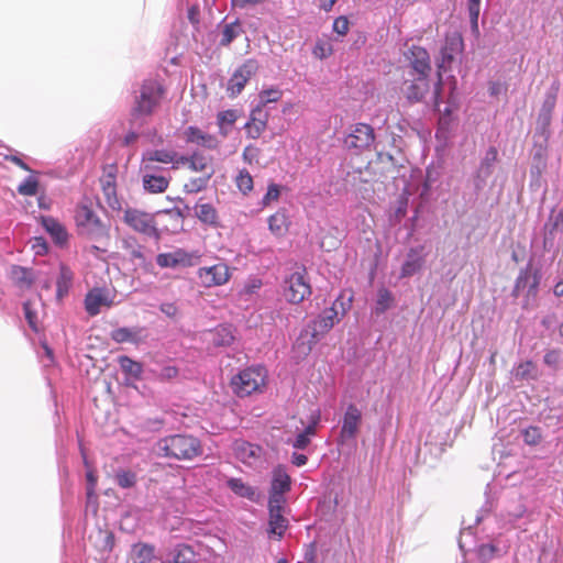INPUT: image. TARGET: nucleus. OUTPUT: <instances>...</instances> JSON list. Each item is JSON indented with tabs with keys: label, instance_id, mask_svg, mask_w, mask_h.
I'll use <instances>...</instances> for the list:
<instances>
[{
	"label": "nucleus",
	"instance_id": "f257e3e1",
	"mask_svg": "<svg viewBox=\"0 0 563 563\" xmlns=\"http://www.w3.org/2000/svg\"><path fill=\"white\" fill-rule=\"evenodd\" d=\"M157 449L162 455L176 460H192L202 454L200 441L185 434H174L159 440Z\"/></svg>",
	"mask_w": 563,
	"mask_h": 563
},
{
	"label": "nucleus",
	"instance_id": "f03ea898",
	"mask_svg": "<svg viewBox=\"0 0 563 563\" xmlns=\"http://www.w3.org/2000/svg\"><path fill=\"white\" fill-rule=\"evenodd\" d=\"M164 93L165 89L157 80H144L131 110L132 118L151 117L159 107Z\"/></svg>",
	"mask_w": 563,
	"mask_h": 563
},
{
	"label": "nucleus",
	"instance_id": "7ed1b4c3",
	"mask_svg": "<svg viewBox=\"0 0 563 563\" xmlns=\"http://www.w3.org/2000/svg\"><path fill=\"white\" fill-rule=\"evenodd\" d=\"M267 372L262 366L247 367L231 378L230 386L239 397L261 393L266 385Z\"/></svg>",
	"mask_w": 563,
	"mask_h": 563
},
{
	"label": "nucleus",
	"instance_id": "20e7f679",
	"mask_svg": "<svg viewBox=\"0 0 563 563\" xmlns=\"http://www.w3.org/2000/svg\"><path fill=\"white\" fill-rule=\"evenodd\" d=\"M75 223L80 235L95 238L106 233V225L93 210L91 203L80 202L75 209Z\"/></svg>",
	"mask_w": 563,
	"mask_h": 563
},
{
	"label": "nucleus",
	"instance_id": "39448f33",
	"mask_svg": "<svg viewBox=\"0 0 563 563\" xmlns=\"http://www.w3.org/2000/svg\"><path fill=\"white\" fill-rule=\"evenodd\" d=\"M123 222L132 231L144 236L156 240L161 238L154 213L137 208H126L123 211Z\"/></svg>",
	"mask_w": 563,
	"mask_h": 563
},
{
	"label": "nucleus",
	"instance_id": "423d86ee",
	"mask_svg": "<svg viewBox=\"0 0 563 563\" xmlns=\"http://www.w3.org/2000/svg\"><path fill=\"white\" fill-rule=\"evenodd\" d=\"M260 69L258 62L254 58L244 60L232 74L227 84V93L230 98L238 97Z\"/></svg>",
	"mask_w": 563,
	"mask_h": 563
},
{
	"label": "nucleus",
	"instance_id": "0eeeda50",
	"mask_svg": "<svg viewBox=\"0 0 563 563\" xmlns=\"http://www.w3.org/2000/svg\"><path fill=\"white\" fill-rule=\"evenodd\" d=\"M345 311L343 298H336L332 306L324 309L312 322V338L316 340L319 335L328 333L340 321L341 317L345 314Z\"/></svg>",
	"mask_w": 563,
	"mask_h": 563
},
{
	"label": "nucleus",
	"instance_id": "6e6552de",
	"mask_svg": "<svg viewBox=\"0 0 563 563\" xmlns=\"http://www.w3.org/2000/svg\"><path fill=\"white\" fill-rule=\"evenodd\" d=\"M284 295L291 303H300L311 295V286L305 269L292 273L285 280Z\"/></svg>",
	"mask_w": 563,
	"mask_h": 563
},
{
	"label": "nucleus",
	"instance_id": "1a4fd4ad",
	"mask_svg": "<svg viewBox=\"0 0 563 563\" xmlns=\"http://www.w3.org/2000/svg\"><path fill=\"white\" fill-rule=\"evenodd\" d=\"M375 141L374 129L366 123H356L351 126L350 133L344 139V145L356 153L368 150Z\"/></svg>",
	"mask_w": 563,
	"mask_h": 563
},
{
	"label": "nucleus",
	"instance_id": "9d476101",
	"mask_svg": "<svg viewBox=\"0 0 563 563\" xmlns=\"http://www.w3.org/2000/svg\"><path fill=\"white\" fill-rule=\"evenodd\" d=\"M197 276L205 287H217L227 284L230 280V268L224 263H218L212 266L200 267Z\"/></svg>",
	"mask_w": 563,
	"mask_h": 563
},
{
	"label": "nucleus",
	"instance_id": "9b49d317",
	"mask_svg": "<svg viewBox=\"0 0 563 563\" xmlns=\"http://www.w3.org/2000/svg\"><path fill=\"white\" fill-rule=\"evenodd\" d=\"M199 256L189 253L184 249H176L173 252L161 253L156 256V263L161 268H176L194 266Z\"/></svg>",
	"mask_w": 563,
	"mask_h": 563
},
{
	"label": "nucleus",
	"instance_id": "f8f14e48",
	"mask_svg": "<svg viewBox=\"0 0 563 563\" xmlns=\"http://www.w3.org/2000/svg\"><path fill=\"white\" fill-rule=\"evenodd\" d=\"M187 157L179 156L174 151L168 150H154L148 151L143 156V169L145 172H152L155 169L154 163H163V164H173V168H177L179 164H185L187 162Z\"/></svg>",
	"mask_w": 563,
	"mask_h": 563
},
{
	"label": "nucleus",
	"instance_id": "ddd939ff",
	"mask_svg": "<svg viewBox=\"0 0 563 563\" xmlns=\"http://www.w3.org/2000/svg\"><path fill=\"white\" fill-rule=\"evenodd\" d=\"M285 503L278 500H268L269 520H268V534L280 540L287 528L288 520L283 516V508Z\"/></svg>",
	"mask_w": 563,
	"mask_h": 563
},
{
	"label": "nucleus",
	"instance_id": "4468645a",
	"mask_svg": "<svg viewBox=\"0 0 563 563\" xmlns=\"http://www.w3.org/2000/svg\"><path fill=\"white\" fill-rule=\"evenodd\" d=\"M464 43L461 34L454 32L445 36L444 45L441 49L440 69L446 70L452 62L463 52Z\"/></svg>",
	"mask_w": 563,
	"mask_h": 563
},
{
	"label": "nucleus",
	"instance_id": "2eb2a0df",
	"mask_svg": "<svg viewBox=\"0 0 563 563\" xmlns=\"http://www.w3.org/2000/svg\"><path fill=\"white\" fill-rule=\"evenodd\" d=\"M362 420L361 411L356 406L350 405L344 413L340 438L344 440L354 439Z\"/></svg>",
	"mask_w": 563,
	"mask_h": 563
},
{
	"label": "nucleus",
	"instance_id": "dca6fc26",
	"mask_svg": "<svg viewBox=\"0 0 563 563\" xmlns=\"http://www.w3.org/2000/svg\"><path fill=\"white\" fill-rule=\"evenodd\" d=\"M290 477L284 468H275L268 500L286 503L284 494L290 489Z\"/></svg>",
	"mask_w": 563,
	"mask_h": 563
},
{
	"label": "nucleus",
	"instance_id": "f3484780",
	"mask_svg": "<svg viewBox=\"0 0 563 563\" xmlns=\"http://www.w3.org/2000/svg\"><path fill=\"white\" fill-rule=\"evenodd\" d=\"M268 117L269 114L265 110L254 108L245 124L246 135L253 140L258 139L267 128Z\"/></svg>",
	"mask_w": 563,
	"mask_h": 563
},
{
	"label": "nucleus",
	"instance_id": "a211bd4d",
	"mask_svg": "<svg viewBox=\"0 0 563 563\" xmlns=\"http://www.w3.org/2000/svg\"><path fill=\"white\" fill-rule=\"evenodd\" d=\"M111 307L112 300L108 298L107 291L102 288L89 290L85 297V309L91 317L100 313L101 307Z\"/></svg>",
	"mask_w": 563,
	"mask_h": 563
},
{
	"label": "nucleus",
	"instance_id": "6ab92c4d",
	"mask_svg": "<svg viewBox=\"0 0 563 563\" xmlns=\"http://www.w3.org/2000/svg\"><path fill=\"white\" fill-rule=\"evenodd\" d=\"M539 286V277L537 274H531L530 268L522 269L515 283L514 289H512V296L519 297L520 294L528 289V296L536 297L537 290Z\"/></svg>",
	"mask_w": 563,
	"mask_h": 563
},
{
	"label": "nucleus",
	"instance_id": "aec40b11",
	"mask_svg": "<svg viewBox=\"0 0 563 563\" xmlns=\"http://www.w3.org/2000/svg\"><path fill=\"white\" fill-rule=\"evenodd\" d=\"M410 64L419 76L428 77L431 70L430 56L426 48L421 46H412L410 48Z\"/></svg>",
	"mask_w": 563,
	"mask_h": 563
},
{
	"label": "nucleus",
	"instance_id": "412c9836",
	"mask_svg": "<svg viewBox=\"0 0 563 563\" xmlns=\"http://www.w3.org/2000/svg\"><path fill=\"white\" fill-rule=\"evenodd\" d=\"M186 140L189 143H195L197 145L214 150L218 147V140L214 135H211L209 133L203 132L197 126H189L187 128L186 132Z\"/></svg>",
	"mask_w": 563,
	"mask_h": 563
},
{
	"label": "nucleus",
	"instance_id": "4be33fe9",
	"mask_svg": "<svg viewBox=\"0 0 563 563\" xmlns=\"http://www.w3.org/2000/svg\"><path fill=\"white\" fill-rule=\"evenodd\" d=\"M154 544L137 542L131 547L129 559L132 563H152L155 560Z\"/></svg>",
	"mask_w": 563,
	"mask_h": 563
},
{
	"label": "nucleus",
	"instance_id": "5701e85b",
	"mask_svg": "<svg viewBox=\"0 0 563 563\" xmlns=\"http://www.w3.org/2000/svg\"><path fill=\"white\" fill-rule=\"evenodd\" d=\"M268 229L272 234L282 238L290 227V220L285 209H279L268 218Z\"/></svg>",
	"mask_w": 563,
	"mask_h": 563
},
{
	"label": "nucleus",
	"instance_id": "b1692460",
	"mask_svg": "<svg viewBox=\"0 0 563 563\" xmlns=\"http://www.w3.org/2000/svg\"><path fill=\"white\" fill-rule=\"evenodd\" d=\"M421 250L410 249L407 258L404 262L400 271V277H410L418 273L423 265V257L420 254Z\"/></svg>",
	"mask_w": 563,
	"mask_h": 563
},
{
	"label": "nucleus",
	"instance_id": "393cba45",
	"mask_svg": "<svg viewBox=\"0 0 563 563\" xmlns=\"http://www.w3.org/2000/svg\"><path fill=\"white\" fill-rule=\"evenodd\" d=\"M260 446L249 442L236 441L234 443L235 457L244 464H252L260 456Z\"/></svg>",
	"mask_w": 563,
	"mask_h": 563
},
{
	"label": "nucleus",
	"instance_id": "a878e982",
	"mask_svg": "<svg viewBox=\"0 0 563 563\" xmlns=\"http://www.w3.org/2000/svg\"><path fill=\"white\" fill-rule=\"evenodd\" d=\"M429 90V84L427 77L419 76L415 81H410L405 88V95L411 102H418L422 100L424 95Z\"/></svg>",
	"mask_w": 563,
	"mask_h": 563
},
{
	"label": "nucleus",
	"instance_id": "bb28decb",
	"mask_svg": "<svg viewBox=\"0 0 563 563\" xmlns=\"http://www.w3.org/2000/svg\"><path fill=\"white\" fill-rule=\"evenodd\" d=\"M12 283L20 289H29L33 285L34 276L31 269L14 265L10 271Z\"/></svg>",
	"mask_w": 563,
	"mask_h": 563
},
{
	"label": "nucleus",
	"instance_id": "cd10ccee",
	"mask_svg": "<svg viewBox=\"0 0 563 563\" xmlns=\"http://www.w3.org/2000/svg\"><path fill=\"white\" fill-rule=\"evenodd\" d=\"M320 420V413L317 412L311 416L310 423L306 427V429L299 433L295 441L292 442V446L298 450H305L310 444L311 437L317 433V424Z\"/></svg>",
	"mask_w": 563,
	"mask_h": 563
},
{
	"label": "nucleus",
	"instance_id": "c85d7f7f",
	"mask_svg": "<svg viewBox=\"0 0 563 563\" xmlns=\"http://www.w3.org/2000/svg\"><path fill=\"white\" fill-rule=\"evenodd\" d=\"M73 282H74L73 271L65 264H60L59 275L56 280V295L59 299L65 297L68 294L69 289L73 286Z\"/></svg>",
	"mask_w": 563,
	"mask_h": 563
},
{
	"label": "nucleus",
	"instance_id": "c756f323",
	"mask_svg": "<svg viewBox=\"0 0 563 563\" xmlns=\"http://www.w3.org/2000/svg\"><path fill=\"white\" fill-rule=\"evenodd\" d=\"M195 213L199 221L210 227L219 225V217L217 209L211 203H197Z\"/></svg>",
	"mask_w": 563,
	"mask_h": 563
},
{
	"label": "nucleus",
	"instance_id": "7c9ffc66",
	"mask_svg": "<svg viewBox=\"0 0 563 563\" xmlns=\"http://www.w3.org/2000/svg\"><path fill=\"white\" fill-rule=\"evenodd\" d=\"M169 185V179L164 176H157L153 174H146L143 176V187L151 194L164 192Z\"/></svg>",
	"mask_w": 563,
	"mask_h": 563
},
{
	"label": "nucleus",
	"instance_id": "2f4dec72",
	"mask_svg": "<svg viewBox=\"0 0 563 563\" xmlns=\"http://www.w3.org/2000/svg\"><path fill=\"white\" fill-rule=\"evenodd\" d=\"M242 33L243 27L239 20H235L231 23H225L221 30V38L219 41V45L223 47L229 46Z\"/></svg>",
	"mask_w": 563,
	"mask_h": 563
},
{
	"label": "nucleus",
	"instance_id": "473e14b6",
	"mask_svg": "<svg viewBox=\"0 0 563 563\" xmlns=\"http://www.w3.org/2000/svg\"><path fill=\"white\" fill-rule=\"evenodd\" d=\"M228 487L239 497L246 498L249 500H255V489L243 482L242 478H230L227 482Z\"/></svg>",
	"mask_w": 563,
	"mask_h": 563
},
{
	"label": "nucleus",
	"instance_id": "72a5a7b5",
	"mask_svg": "<svg viewBox=\"0 0 563 563\" xmlns=\"http://www.w3.org/2000/svg\"><path fill=\"white\" fill-rule=\"evenodd\" d=\"M141 329H131V328H118L113 330L110 334V338L117 343H137L141 339Z\"/></svg>",
	"mask_w": 563,
	"mask_h": 563
},
{
	"label": "nucleus",
	"instance_id": "f704fd0d",
	"mask_svg": "<svg viewBox=\"0 0 563 563\" xmlns=\"http://www.w3.org/2000/svg\"><path fill=\"white\" fill-rule=\"evenodd\" d=\"M118 363L121 369L129 376L140 379L143 373V366L140 362L132 360L126 355H121L118 357Z\"/></svg>",
	"mask_w": 563,
	"mask_h": 563
},
{
	"label": "nucleus",
	"instance_id": "c9c22d12",
	"mask_svg": "<svg viewBox=\"0 0 563 563\" xmlns=\"http://www.w3.org/2000/svg\"><path fill=\"white\" fill-rule=\"evenodd\" d=\"M43 224H44L45 229L47 230V232L51 233V235L57 243L63 244L67 241L68 234H67L65 228L59 222H57L55 219L46 218L43 220Z\"/></svg>",
	"mask_w": 563,
	"mask_h": 563
},
{
	"label": "nucleus",
	"instance_id": "e433bc0d",
	"mask_svg": "<svg viewBox=\"0 0 563 563\" xmlns=\"http://www.w3.org/2000/svg\"><path fill=\"white\" fill-rule=\"evenodd\" d=\"M283 97V91L277 87H271L267 89H263L258 93L260 102L255 108H264L271 102H278Z\"/></svg>",
	"mask_w": 563,
	"mask_h": 563
},
{
	"label": "nucleus",
	"instance_id": "4c0bfd02",
	"mask_svg": "<svg viewBox=\"0 0 563 563\" xmlns=\"http://www.w3.org/2000/svg\"><path fill=\"white\" fill-rule=\"evenodd\" d=\"M515 377L519 380L536 379L537 366L532 361L520 363L515 369Z\"/></svg>",
	"mask_w": 563,
	"mask_h": 563
},
{
	"label": "nucleus",
	"instance_id": "58836bf2",
	"mask_svg": "<svg viewBox=\"0 0 563 563\" xmlns=\"http://www.w3.org/2000/svg\"><path fill=\"white\" fill-rule=\"evenodd\" d=\"M187 162L189 163V167L195 172L205 173V175L213 170L210 165V159L201 154L195 153L189 158L187 157Z\"/></svg>",
	"mask_w": 563,
	"mask_h": 563
},
{
	"label": "nucleus",
	"instance_id": "ea45409f",
	"mask_svg": "<svg viewBox=\"0 0 563 563\" xmlns=\"http://www.w3.org/2000/svg\"><path fill=\"white\" fill-rule=\"evenodd\" d=\"M213 175V170L208 172L206 175L190 179L185 184L184 190L188 194H196L203 190Z\"/></svg>",
	"mask_w": 563,
	"mask_h": 563
},
{
	"label": "nucleus",
	"instance_id": "a19ab883",
	"mask_svg": "<svg viewBox=\"0 0 563 563\" xmlns=\"http://www.w3.org/2000/svg\"><path fill=\"white\" fill-rule=\"evenodd\" d=\"M235 185L238 189L243 194L247 195L253 189V177L246 169H241L235 177Z\"/></svg>",
	"mask_w": 563,
	"mask_h": 563
},
{
	"label": "nucleus",
	"instance_id": "79ce46f5",
	"mask_svg": "<svg viewBox=\"0 0 563 563\" xmlns=\"http://www.w3.org/2000/svg\"><path fill=\"white\" fill-rule=\"evenodd\" d=\"M40 181L34 175H30L18 186V192L22 196H35L38 191Z\"/></svg>",
	"mask_w": 563,
	"mask_h": 563
},
{
	"label": "nucleus",
	"instance_id": "37998d69",
	"mask_svg": "<svg viewBox=\"0 0 563 563\" xmlns=\"http://www.w3.org/2000/svg\"><path fill=\"white\" fill-rule=\"evenodd\" d=\"M391 303H393L391 292L386 288L379 289L378 294H377L376 308H375L376 313L385 312L387 309H389L391 307Z\"/></svg>",
	"mask_w": 563,
	"mask_h": 563
},
{
	"label": "nucleus",
	"instance_id": "c03bdc74",
	"mask_svg": "<svg viewBox=\"0 0 563 563\" xmlns=\"http://www.w3.org/2000/svg\"><path fill=\"white\" fill-rule=\"evenodd\" d=\"M482 0H467V11L470 15L472 30L478 32V18L481 13Z\"/></svg>",
	"mask_w": 563,
	"mask_h": 563
},
{
	"label": "nucleus",
	"instance_id": "a18cd8bd",
	"mask_svg": "<svg viewBox=\"0 0 563 563\" xmlns=\"http://www.w3.org/2000/svg\"><path fill=\"white\" fill-rule=\"evenodd\" d=\"M117 483L122 488H131L136 484V474L132 471H119L115 475Z\"/></svg>",
	"mask_w": 563,
	"mask_h": 563
},
{
	"label": "nucleus",
	"instance_id": "49530a36",
	"mask_svg": "<svg viewBox=\"0 0 563 563\" xmlns=\"http://www.w3.org/2000/svg\"><path fill=\"white\" fill-rule=\"evenodd\" d=\"M523 441L528 445H537L541 442L542 434L538 427H529L522 431Z\"/></svg>",
	"mask_w": 563,
	"mask_h": 563
},
{
	"label": "nucleus",
	"instance_id": "de8ad7c7",
	"mask_svg": "<svg viewBox=\"0 0 563 563\" xmlns=\"http://www.w3.org/2000/svg\"><path fill=\"white\" fill-rule=\"evenodd\" d=\"M313 55L319 59L328 58L333 53V47L329 42L319 40L312 51Z\"/></svg>",
	"mask_w": 563,
	"mask_h": 563
},
{
	"label": "nucleus",
	"instance_id": "09e8293b",
	"mask_svg": "<svg viewBox=\"0 0 563 563\" xmlns=\"http://www.w3.org/2000/svg\"><path fill=\"white\" fill-rule=\"evenodd\" d=\"M117 167L111 165L106 170L102 177L100 178V185L101 189H109L112 187H117L115 179H117Z\"/></svg>",
	"mask_w": 563,
	"mask_h": 563
},
{
	"label": "nucleus",
	"instance_id": "8fccbe9b",
	"mask_svg": "<svg viewBox=\"0 0 563 563\" xmlns=\"http://www.w3.org/2000/svg\"><path fill=\"white\" fill-rule=\"evenodd\" d=\"M102 192L104 195V199L109 208H111L112 210H121L122 205L117 195V187L102 189Z\"/></svg>",
	"mask_w": 563,
	"mask_h": 563
},
{
	"label": "nucleus",
	"instance_id": "3c124183",
	"mask_svg": "<svg viewBox=\"0 0 563 563\" xmlns=\"http://www.w3.org/2000/svg\"><path fill=\"white\" fill-rule=\"evenodd\" d=\"M280 196V186L277 184L268 185L267 192L262 199V203L264 207L269 206L273 201H277Z\"/></svg>",
	"mask_w": 563,
	"mask_h": 563
},
{
	"label": "nucleus",
	"instance_id": "603ef678",
	"mask_svg": "<svg viewBox=\"0 0 563 563\" xmlns=\"http://www.w3.org/2000/svg\"><path fill=\"white\" fill-rule=\"evenodd\" d=\"M350 22L346 16L341 15L333 22V31L340 36H344L349 33Z\"/></svg>",
	"mask_w": 563,
	"mask_h": 563
},
{
	"label": "nucleus",
	"instance_id": "864d4df0",
	"mask_svg": "<svg viewBox=\"0 0 563 563\" xmlns=\"http://www.w3.org/2000/svg\"><path fill=\"white\" fill-rule=\"evenodd\" d=\"M178 368L176 366H173V365H166L164 366L159 373L157 374V378L159 380H172L174 378H176L178 376Z\"/></svg>",
	"mask_w": 563,
	"mask_h": 563
},
{
	"label": "nucleus",
	"instance_id": "5fc2aeb1",
	"mask_svg": "<svg viewBox=\"0 0 563 563\" xmlns=\"http://www.w3.org/2000/svg\"><path fill=\"white\" fill-rule=\"evenodd\" d=\"M217 334L221 335V339L214 340L216 345H230L234 341L233 334L227 328L218 329Z\"/></svg>",
	"mask_w": 563,
	"mask_h": 563
},
{
	"label": "nucleus",
	"instance_id": "6e6d98bb",
	"mask_svg": "<svg viewBox=\"0 0 563 563\" xmlns=\"http://www.w3.org/2000/svg\"><path fill=\"white\" fill-rule=\"evenodd\" d=\"M236 121V113L234 110H225L218 113V123L220 126L223 124H233Z\"/></svg>",
	"mask_w": 563,
	"mask_h": 563
},
{
	"label": "nucleus",
	"instance_id": "4d7b16f0",
	"mask_svg": "<svg viewBox=\"0 0 563 563\" xmlns=\"http://www.w3.org/2000/svg\"><path fill=\"white\" fill-rule=\"evenodd\" d=\"M497 156H498L497 150L494 146L489 147L486 153V156L482 163V168H484L486 166L487 175L490 174L489 167L497 159Z\"/></svg>",
	"mask_w": 563,
	"mask_h": 563
},
{
	"label": "nucleus",
	"instance_id": "13d9d810",
	"mask_svg": "<svg viewBox=\"0 0 563 563\" xmlns=\"http://www.w3.org/2000/svg\"><path fill=\"white\" fill-rule=\"evenodd\" d=\"M496 551H497V549L494 544L486 543V544H482L478 548V555H479V558H482L484 560H490L492 558H494Z\"/></svg>",
	"mask_w": 563,
	"mask_h": 563
},
{
	"label": "nucleus",
	"instance_id": "bf43d9fd",
	"mask_svg": "<svg viewBox=\"0 0 563 563\" xmlns=\"http://www.w3.org/2000/svg\"><path fill=\"white\" fill-rule=\"evenodd\" d=\"M159 310L168 318H176L178 314V308L174 302H164L159 306Z\"/></svg>",
	"mask_w": 563,
	"mask_h": 563
},
{
	"label": "nucleus",
	"instance_id": "052dcab7",
	"mask_svg": "<svg viewBox=\"0 0 563 563\" xmlns=\"http://www.w3.org/2000/svg\"><path fill=\"white\" fill-rule=\"evenodd\" d=\"M99 536L103 537V547L106 551H111L114 545L113 534L109 531L99 530Z\"/></svg>",
	"mask_w": 563,
	"mask_h": 563
},
{
	"label": "nucleus",
	"instance_id": "680f3d73",
	"mask_svg": "<svg viewBox=\"0 0 563 563\" xmlns=\"http://www.w3.org/2000/svg\"><path fill=\"white\" fill-rule=\"evenodd\" d=\"M32 249L37 255H43L47 252V244L43 238H34Z\"/></svg>",
	"mask_w": 563,
	"mask_h": 563
},
{
	"label": "nucleus",
	"instance_id": "e2e57ef3",
	"mask_svg": "<svg viewBox=\"0 0 563 563\" xmlns=\"http://www.w3.org/2000/svg\"><path fill=\"white\" fill-rule=\"evenodd\" d=\"M23 310H24V314H25V318H26L30 327L35 329L36 328V314H35V312H33L31 310V303L24 302Z\"/></svg>",
	"mask_w": 563,
	"mask_h": 563
},
{
	"label": "nucleus",
	"instance_id": "0e129e2a",
	"mask_svg": "<svg viewBox=\"0 0 563 563\" xmlns=\"http://www.w3.org/2000/svg\"><path fill=\"white\" fill-rule=\"evenodd\" d=\"M157 214H167V216H170L172 218H175L176 220H178L180 222H183V220L185 219V214L183 213V211L179 208L161 210L157 212Z\"/></svg>",
	"mask_w": 563,
	"mask_h": 563
},
{
	"label": "nucleus",
	"instance_id": "69168bd1",
	"mask_svg": "<svg viewBox=\"0 0 563 563\" xmlns=\"http://www.w3.org/2000/svg\"><path fill=\"white\" fill-rule=\"evenodd\" d=\"M4 159H5L7 162H11V163H13L14 165H16L18 167H20V168H21V169H23V170L32 172V170H31V168H30V166H29L26 163H24V162H23L19 156H16V155H5V156H4Z\"/></svg>",
	"mask_w": 563,
	"mask_h": 563
},
{
	"label": "nucleus",
	"instance_id": "338daca9",
	"mask_svg": "<svg viewBox=\"0 0 563 563\" xmlns=\"http://www.w3.org/2000/svg\"><path fill=\"white\" fill-rule=\"evenodd\" d=\"M438 81L434 87V106L438 108L441 103V91H442V76L438 74Z\"/></svg>",
	"mask_w": 563,
	"mask_h": 563
},
{
	"label": "nucleus",
	"instance_id": "774afa93",
	"mask_svg": "<svg viewBox=\"0 0 563 563\" xmlns=\"http://www.w3.org/2000/svg\"><path fill=\"white\" fill-rule=\"evenodd\" d=\"M525 512L526 507L522 504H519L515 511H509L507 516L509 517V520H517L522 518Z\"/></svg>",
	"mask_w": 563,
	"mask_h": 563
}]
</instances>
